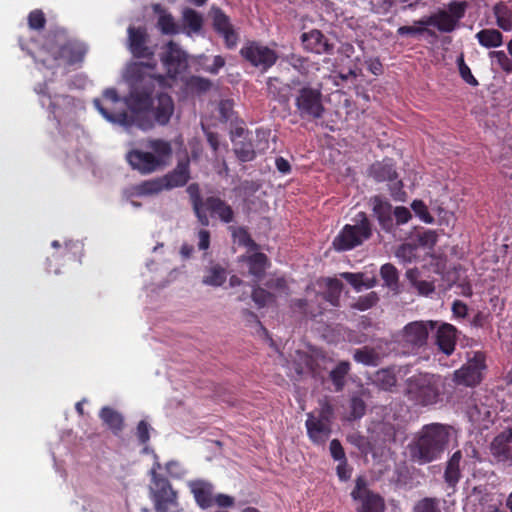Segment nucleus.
Returning <instances> with one entry per match:
<instances>
[{"label":"nucleus","instance_id":"nucleus-5","mask_svg":"<svg viewBox=\"0 0 512 512\" xmlns=\"http://www.w3.org/2000/svg\"><path fill=\"white\" fill-rule=\"evenodd\" d=\"M443 387L439 376L433 374H418L408 379L407 392L411 399L422 405L435 404Z\"/></svg>","mask_w":512,"mask_h":512},{"label":"nucleus","instance_id":"nucleus-3","mask_svg":"<svg viewBox=\"0 0 512 512\" xmlns=\"http://www.w3.org/2000/svg\"><path fill=\"white\" fill-rule=\"evenodd\" d=\"M146 151L133 149L126 155L130 166L141 174H150L164 167L172 155L170 142L163 139H150Z\"/></svg>","mask_w":512,"mask_h":512},{"label":"nucleus","instance_id":"nucleus-46","mask_svg":"<svg viewBox=\"0 0 512 512\" xmlns=\"http://www.w3.org/2000/svg\"><path fill=\"white\" fill-rule=\"evenodd\" d=\"M355 361L365 365H376L378 356L373 350L358 349L354 353Z\"/></svg>","mask_w":512,"mask_h":512},{"label":"nucleus","instance_id":"nucleus-17","mask_svg":"<svg viewBox=\"0 0 512 512\" xmlns=\"http://www.w3.org/2000/svg\"><path fill=\"white\" fill-rule=\"evenodd\" d=\"M374 216L382 229L390 231L393 228V208L390 202L381 196H373L369 200Z\"/></svg>","mask_w":512,"mask_h":512},{"label":"nucleus","instance_id":"nucleus-25","mask_svg":"<svg viewBox=\"0 0 512 512\" xmlns=\"http://www.w3.org/2000/svg\"><path fill=\"white\" fill-rule=\"evenodd\" d=\"M493 15L496 25L503 31H512V5L506 2H499L493 7Z\"/></svg>","mask_w":512,"mask_h":512},{"label":"nucleus","instance_id":"nucleus-8","mask_svg":"<svg viewBox=\"0 0 512 512\" xmlns=\"http://www.w3.org/2000/svg\"><path fill=\"white\" fill-rule=\"evenodd\" d=\"M371 236L370 222L364 212L356 215V224L345 225L333 240V247L337 251H347L362 244Z\"/></svg>","mask_w":512,"mask_h":512},{"label":"nucleus","instance_id":"nucleus-20","mask_svg":"<svg viewBox=\"0 0 512 512\" xmlns=\"http://www.w3.org/2000/svg\"><path fill=\"white\" fill-rule=\"evenodd\" d=\"M214 27L225 40L228 48H233L238 42V34L233 29L228 17L219 9L213 12Z\"/></svg>","mask_w":512,"mask_h":512},{"label":"nucleus","instance_id":"nucleus-15","mask_svg":"<svg viewBox=\"0 0 512 512\" xmlns=\"http://www.w3.org/2000/svg\"><path fill=\"white\" fill-rule=\"evenodd\" d=\"M351 496L354 500H360L362 502L359 512H382L384 509L382 498L371 493L366 488V482L362 477L357 478L356 486Z\"/></svg>","mask_w":512,"mask_h":512},{"label":"nucleus","instance_id":"nucleus-59","mask_svg":"<svg viewBox=\"0 0 512 512\" xmlns=\"http://www.w3.org/2000/svg\"><path fill=\"white\" fill-rule=\"evenodd\" d=\"M459 71L461 77L464 79L465 82L473 86H476L478 84L477 80L472 75L470 68L464 63L462 59L460 60L459 63Z\"/></svg>","mask_w":512,"mask_h":512},{"label":"nucleus","instance_id":"nucleus-18","mask_svg":"<svg viewBox=\"0 0 512 512\" xmlns=\"http://www.w3.org/2000/svg\"><path fill=\"white\" fill-rule=\"evenodd\" d=\"M306 428L309 438L316 444L324 443L330 436V421L317 418L313 413L307 415Z\"/></svg>","mask_w":512,"mask_h":512},{"label":"nucleus","instance_id":"nucleus-6","mask_svg":"<svg viewBox=\"0 0 512 512\" xmlns=\"http://www.w3.org/2000/svg\"><path fill=\"white\" fill-rule=\"evenodd\" d=\"M87 52L85 44L78 41H69L67 44L58 46L49 43L43 48L38 56L43 67L53 69L54 63L58 61L56 54L59 53L60 61L72 65L81 62Z\"/></svg>","mask_w":512,"mask_h":512},{"label":"nucleus","instance_id":"nucleus-23","mask_svg":"<svg viewBox=\"0 0 512 512\" xmlns=\"http://www.w3.org/2000/svg\"><path fill=\"white\" fill-rule=\"evenodd\" d=\"M189 487L191 492L194 495V498L197 504L203 508L207 509L213 504V486L209 482L197 480L189 483Z\"/></svg>","mask_w":512,"mask_h":512},{"label":"nucleus","instance_id":"nucleus-63","mask_svg":"<svg viewBox=\"0 0 512 512\" xmlns=\"http://www.w3.org/2000/svg\"><path fill=\"white\" fill-rule=\"evenodd\" d=\"M234 498L232 496H229L227 494H217L213 498V503H215L217 506L221 508H228L234 505Z\"/></svg>","mask_w":512,"mask_h":512},{"label":"nucleus","instance_id":"nucleus-54","mask_svg":"<svg viewBox=\"0 0 512 512\" xmlns=\"http://www.w3.org/2000/svg\"><path fill=\"white\" fill-rule=\"evenodd\" d=\"M396 178L397 176L395 175L392 181H388L391 196L396 201H404L406 193L402 189V182L400 180H397Z\"/></svg>","mask_w":512,"mask_h":512},{"label":"nucleus","instance_id":"nucleus-9","mask_svg":"<svg viewBox=\"0 0 512 512\" xmlns=\"http://www.w3.org/2000/svg\"><path fill=\"white\" fill-rule=\"evenodd\" d=\"M188 191L191 194L192 205L195 214L203 226L209 225V218L206 214V210H209L211 213L217 215L221 221L225 223L232 222L234 215L233 210L220 198L209 197L205 202H203L198 194L197 188L194 185L189 186Z\"/></svg>","mask_w":512,"mask_h":512},{"label":"nucleus","instance_id":"nucleus-33","mask_svg":"<svg viewBox=\"0 0 512 512\" xmlns=\"http://www.w3.org/2000/svg\"><path fill=\"white\" fill-rule=\"evenodd\" d=\"M182 19L185 28L188 29V35L200 32L203 25V18L198 12L187 8L183 11Z\"/></svg>","mask_w":512,"mask_h":512},{"label":"nucleus","instance_id":"nucleus-30","mask_svg":"<svg viewBox=\"0 0 512 512\" xmlns=\"http://www.w3.org/2000/svg\"><path fill=\"white\" fill-rule=\"evenodd\" d=\"M165 189L162 178L144 181L139 185L132 187L131 196H149L154 195Z\"/></svg>","mask_w":512,"mask_h":512},{"label":"nucleus","instance_id":"nucleus-31","mask_svg":"<svg viewBox=\"0 0 512 512\" xmlns=\"http://www.w3.org/2000/svg\"><path fill=\"white\" fill-rule=\"evenodd\" d=\"M345 280H347L356 291H361L362 289H369L375 286L376 280L372 277H366L364 274L360 273H350L345 272L341 274Z\"/></svg>","mask_w":512,"mask_h":512},{"label":"nucleus","instance_id":"nucleus-61","mask_svg":"<svg viewBox=\"0 0 512 512\" xmlns=\"http://www.w3.org/2000/svg\"><path fill=\"white\" fill-rule=\"evenodd\" d=\"M150 425L145 421L142 420L139 422L137 426V437L141 443H146L150 438Z\"/></svg>","mask_w":512,"mask_h":512},{"label":"nucleus","instance_id":"nucleus-27","mask_svg":"<svg viewBox=\"0 0 512 512\" xmlns=\"http://www.w3.org/2000/svg\"><path fill=\"white\" fill-rule=\"evenodd\" d=\"M479 44L485 48H497L503 43L502 33L494 28L482 29L475 35Z\"/></svg>","mask_w":512,"mask_h":512},{"label":"nucleus","instance_id":"nucleus-52","mask_svg":"<svg viewBox=\"0 0 512 512\" xmlns=\"http://www.w3.org/2000/svg\"><path fill=\"white\" fill-rule=\"evenodd\" d=\"M235 153L241 161H251L255 156V152L251 147V144H235Z\"/></svg>","mask_w":512,"mask_h":512},{"label":"nucleus","instance_id":"nucleus-44","mask_svg":"<svg viewBox=\"0 0 512 512\" xmlns=\"http://www.w3.org/2000/svg\"><path fill=\"white\" fill-rule=\"evenodd\" d=\"M489 57L492 60H495L503 71L506 73H512V59L509 58L504 51H491L489 53Z\"/></svg>","mask_w":512,"mask_h":512},{"label":"nucleus","instance_id":"nucleus-60","mask_svg":"<svg viewBox=\"0 0 512 512\" xmlns=\"http://www.w3.org/2000/svg\"><path fill=\"white\" fill-rule=\"evenodd\" d=\"M426 26H422L418 24V21L415 22L413 26H401L398 28L397 32L399 35H417L424 32Z\"/></svg>","mask_w":512,"mask_h":512},{"label":"nucleus","instance_id":"nucleus-57","mask_svg":"<svg viewBox=\"0 0 512 512\" xmlns=\"http://www.w3.org/2000/svg\"><path fill=\"white\" fill-rule=\"evenodd\" d=\"M397 225L406 224L412 217L410 210L404 206H397L393 210Z\"/></svg>","mask_w":512,"mask_h":512},{"label":"nucleus","instance_id":"nucleus-1","mask_svg":"<svg viewBox=\"0 0 512 512\" xmlns=\"http://www.w3.org/2000/svg\"><path fill=\"white\" fill-rule=\"evenodd\" d=\"M155 65L134 62L128 65L125 78L130 82L133 91L122 101L115 89H106L102 100L94 99L93 103L99 113L110 123L124 127L126 130L137 127L143 131L154 128L155 124H168L174 113L172 98L165 93L155 97L146 91H139L141 83L151 80L163 82L162 76L154 73Z\"/></svg>","mask_w":512,"mask_h":512},{"label":"nucleus","instance_id":"nucleus-47","mask_svg":"<svg viewBox=\"0 0 512 512\" xmlns=\"http://www.w3.org/2000/svg\"><path fill=\"white\" fill-rule=\"evenodd\" d=\"M158 26L164 34H175L178 32V27L170 14H161L159 16Z\"/></svg>","mask_w":512,"mask_h":512},{"label":"nucleus","instance_id":"nucleus-34","mask_svg":"<svg viewBox=\"0 0 512 512\" xmlns=\"http://www.w3.org/2000/svg\"><path fill=\"white\" fill-rule=\"evenodd\" d=\"M37 94L40 95V102L43 107H49L51 108L52 112L54 113L55 117L56 115V106L59 104V101L70 103V101L67 99V97H60V96H54L52 98L51 94L48 91L47 84L39 85L36 87Z\"/></svg>","mask_w":512,"mask_h":512},{"label":"nucleus","instance_id":"nucleus-19","mask_svg":"<svg viewBox=\"0 0 512 512\" xmlns=\"http://www.w3.org/2000/svg\"><path fill=\"white\" fill-rule=\"evenodd\" d=\"M147 34L142 28H128L129 50L137 58L152 56L154 52L146 46Z\"/></svg>","mask_w":512,"mask_h":512},{"label":"nucleus","instance_id":"nucleus-26","mask_svg":"<svg viewBox=\"0 0 512 512\" xmlns=\"http://www.w3.org/2000/svg\"><path fill=\"white\" fill-rule=\"evenodd\" d=\"M467 414L472 422L487 428L488 425L493 422L496 411L482 403L470 407Z\"/></svg>","mask_w":512,"mask_h":512},{"label":"nucleus","instance_id":"nucleus-53","mask_svg":"<svg viewBox=\"0 0 512 512\" xmlns=\"http://www.w3.org/2000/svg\"><path fill=\"white\" fill-rule=\"evenodd\" d=\"M165 469L168 475L172 478L179 479L186 475V469L184 468V466L180 462L175 460L169 461L166 464Z\"/></svg>","mask_w":512,"mask_h":512},{"label":"nucleus","instance_id":"nucleus-11","mask_svg":"<svg viewBox=\"0 0 512 512\" xmlns=\"http://www.w3.org/2000/svg\"><path fill=\"white\" fill-rule=\"evenodd\" d=\"M485 355L482 352H474L468 358L467 363L454 372V382L458 385L475 386L479 384L486 370Z\"/></svg>","mask_w":512,"mask_h":512},{"label":"nucleus","instance_id":"nucleus-38","mask_svg":"<svg viewBox=\"0 0 512 512\" xmlns=\"http://www.w3.org/2000/svg\"><path fill=\"white\" fill-rule=\"evenodd\" d=\"M227 278V273L224 268L220 266L211 267L207 275L203 278V283L209 286H221Z\"/></svg>","mask_w":512,"mask_h":512},{"label":"nucleus","instance_id":"nucleus-4","mask_svg":"<svg viewBox=\"0 0 512 512\" xmlns=\"http://www.w3.org/2000/svg\"><path fill=\"white\" fill-rule=\"evenodd\" d=\"M154 464L150 470L152 500L157 512H178L176 492L172 489L169 481L160 475L162 469L158 456L154 455Z\"/></svg>","mask_w":512,"mask_h":512},{"label":"nucleus","instance_id":"nucleus-2","mask_svg":"<svg viewBox=\"0 0 512 512\" xmlns=\"http://www.w3.org/2000/svg\"><path fill=\"white\" fill-rule=\"evenodd\" d=\"M450 436V426L440 423L424 425L407 445L410 459L420 465L437 460L446 450Z\"/></svg>","mask_w":512,"mask_h":512},{"label":"nucleus","instance_id":"nucleus-43","mask_svg":"<svg viewBox=\"0 0 512 512\" xmlns=\"http://www.w3.org/2000/svg\"><path fill=\"white\" fill-rule=\"evenodd\" d=\"M374 382L383 390H388L396 384L395 376L388 370L378 371Z\"/></svg>","mask_w":512,"mask_h":512},{"label":"nucleus","instance_id":"nucleus-13","mask_svg":"<svg viewBox=\"0 0 512 512\" xmlns=\"http://www.w3.org/2000/svg\"><path fill=\"white\" fill-rule=\"evenodd\" d=\"M163 65L170 77L175 78L188 67V55L173 41L165 46V52L161 56Z\"/></svg>","mask_w":512,"mask_h":512},{"label":"nucleus","instance_id":"nucleus-32","mask_svg":"<svg viewBox=\"0 0 512 512\" xmlns=\"http://www.w3.org/2000/svg\"><path fill=\"white\" fill-rule=\"evenodd\" d=\"M461 458V452L456 451L447 463V467L445 470V480L450 485H455L459 481Z\"/></svg>","mask_w":512,"mask_h":512},{"label":"nucleus","instance_id":"nucleus-40","mask_svg":"<svg viewBox=\"0 0 512 512\" xmlns=\"http://www.w3.org/2000/svg\"><path fill=\"white\" fill-rule=\"evenodd\" d=\"M418 246L412 243L402 244L396 251V257L402 262H412L417 257Z\"/></svg>","mask_w":512,"mask_h":512},{"label":"nucleus","instance_id":"nucleus-10","mask_svg":"<svg viewBox=\"0 0 512 512\" xmlns=\"http://www.w3.org/2000/svg\"><path fill=\"white\" fill-rule=\"evenodd\" d=\"M295 106L301 118H320L324 112L321 90L310 86L300 88L295 96Z\"/></svg>","mask_w":512,"mask_h":512},{"label":"nucleus","instance_id":"nucleus-36","mask_svg":"<svg viewBox=\"0 0 512 512\" xmlns=\"http://www.w3.org/2000/svg\"><path fill=\"white\" fill-rule=\"evenodd\" d=\"M249 273L260 278L266 269L267 257L262 253H255L247 258Z\"/></svg>","mask_w":512,"mask_h":512},{"label":"nucleus","instance_id":"nucleus-28","mask_svg":"<svg viewBox=\"0 0 512 512\" xmlns=\"http://www.w3.org/2000/svg\"><path fill=\"white\" fill-rule=\"evenodd\" d=\"M268 93L281 103H287L291 96V87L282 83L280 79L271 77L267 81Z\"/></svg>","mask_w":512,"mask_h":512},{"label":"nucleus","instance_id":"nucleus-42","mask_svg":"<svg viewBox=\"0 0 512 512\" xmlns=\"http://www.w3.org/2000/svg\"><path fill=\"white\" fill-rule=\"evenodd\" d=\"M441 501L436 498H424L414 507V512H441Z\"/></svg>","mask_w":512,"mask_h":512},{"label":"nucleus","instance_id":"nucleus-64","mask_svg":"<svg viewBox=\"0 0 512 512\" xmlns=\"http://www.w3.org/2000/svg\"><path fill=\"white\" fill-rule=\"evenodd\" d=\"M189 85L191 88L198 91H207L210 88L211 83L210 81L200 77H192L190 79Z\"/></svg>","mask_w":512,"mask_h":512},{"label":"nucleus","instance_id":"nucleus-55","mask_svg":"<svg viewBox=\"0 0 512 512\" xmlns=\"http://www.w3.org/2000/svg\"><path fill=\"white\" fill-rule=\"evenodd\" d=\"M326 285L330 291L329 301L336 305V299L341 292L342 283L338 279L327 278Z\"/></svg>","mask_w":512,"mask_h":512},{"label":"nucleus","instance_id":"nucleus-37","mask_svg":"<svg viewBox=\"0 0 512 512\" xmlns=\"http://www.w3.org/2000/svg\"><path fill=\"white\" fill-rule=\"evenodd\" d=\"M349 370V362L342 361L330 372V378L337 391H340L343 388L345 383V377L348 374Z\"/></svg>","mask_w":512,"mask_h":512},{"label":"nucleus","instance_id":"nucleus-21","mask_svg":"<svg viewBox=\"0 0 512 512\" xmlns=\"http://www.w3.org/2000/svg\"><path fill=\"white\" fill-rule=\"evenodd\" d=\"M303 46L306 50L322 54L330 50V45L325 36L319 30H311L301 36Z\"/></svg>","mask_w":512,"mask_h":512},{"label":"nucleus","instance_id":"nucleus-58","mask_svg":"<svg viewBox=\"0 0 512 512\" xmlns=\"http://www.w3.org/2000/svg\"><path fill=\"white\" fill-rule=\"evenodd\" d=\"M351 407V418L357 419L364 415L365 413V403L362 399L358 397H353L350 402Z\"/></svg>","mask_w":512,"mask_h":512},{"label":"nucleus","instance_id":"nucleus-22","mask_svg":"<svg viewBox=\"0 0 512 512\" xmlns=\"http://www.w3.org/2000/svg\"><path fill=\"white\" fill-rule=\"evenodd\" d=\"M436 338L439 348L446 355L453 353L457 338V330L453 325L448 323L441 324L437 330Z\"/></svg>","mask_w":512,"mask_h":512},{"label":"nucleus","instance_id":"nucleus-35","mask_svg":"<svg viewBox=\"0 0 512 512\" xmlns=\"http://www.w3.org/2000/svg\"><path fill=\"white\" fill-rule=\"evenodd\" d=\"M371 174L377 181H392L396 172L391 162L384 161L372 165Z\"/></svg>","mask_w":512,"mask_h":512},{"label":"nucleus","instance_id":"nucleus-7","mask_svg":"<svg viewBox=\"0 0 512 512\" xmlns=\"http://www.w3.org/2000/svg\"><path fill=\"white\" fill-rule=\"evenodd\" d=\"M467 8L468 3L466 1H452L446 8L439 9L434 14L418 20V24L433 26L440 32L450 33L457 28Z\"/></svg>","mask_w":512,"mask_h":512},{"label":"nucleus","instance_id":"nucleus-62","mask_svg":"<svg viewBox=\"0 0 512 512\" xmlns=\"http://www.w3.org/2000/svg\"><path fill=\"white\" fill-rule=\"evenodd\" d=\"M452 312L454 317L464 319L467 316L468 307L464 302L456 300L452 304Z\"/></svg>","mask_w":512,"mask_h":512},{"label":"nucleus","instance_id":"nucleus-56","mask_svg":"<svg viewBox=\"0 0 512 512\" xmlns=\"http://www.w3.org/2000/svg\"><path fill=\"white\" fill-rule=\"evenodd\" d=\"M28 24L31 29H41L45 24V17L41 10H34L28 16Z\"/></svg>","mask_w":512,"mask_h":512},{"label":"nucleus","instance_id":"nucleus-29","mask_svg":"<svg viewBox=\"0 0 512 512\" xmlns=\"http://www.w3.org/2000/svg\"><path fill=\"white\" fill-rule=\"evenodd\" d=\"M99 416L104 424L112 430L114 434L120 433L123 429L124 419L119 412L109 407H103Z\"/></svg>","mask_w":512,"mask_h":512},{"label":"nucleus","instance_id":"nucleus-12","mask_svg":"<svg viewBox=\"0 0 512 512\" xmlns=\"http://www.w3.org/2000/svg\"><path fill=\"white\" fill-rule=\"evenodd\" d=\"M241 55L249 61L251 65L262 71H267L278 59L275 50L257 42H251L245 45L241 49Z\"/></svg>","mask_w":512,"mask_h":512},{"label":"nucleus","instance_id":"nucleus-14","mask_svg":"<svg viewBox=\"0 0 512 512\" xmlns=\"http://www.w3.org/2000/svg\"><path fill=\"white\" fill-rule=\"evenodd\" d=\"M436 325L437 322L431 320L411 322L403 328L401 340L412 348L421 347L426 344L429 332L434 330Z\"/></svg>","mask_w":512,"mask_h":512},{"label":"nucleus","instance_id":"nucleus-48","mask_svg":"<svg viewBox=\"0 0 512 512\" xmlns=\"http://www.w3.org/2000/svg\"><path fill=\"white\" fill-rule=\"evenodd\" d=\"M198 63L203 66V70L211 73V74H217L219 70L225 65V60L217 55L213 59V63L211 65H204L202 61L207 60V57L204 55H200L197 57Z\"/></svg>","mask_w":512,"mask_h":512},{"label":"nucleus","instance_id":"nucleus-39","mask_svg":"<svg viewBox=\"0 0 512 512\" xmlns=\"http://www.w3.org/2000/svg\"><path fill=\"white\" fill-rule=\"evenodd\" d=\"M381 432L383 433L384 442H397L404 439V430L401 427L384 423L381 426Z\"/></svg>","mask_w":512,"mask_h":512},{"label":"nucleus","instance_id":"nucleus-45","mask_svg":"<svg viewBox=\"0 0 512 512\" xmlns=\"http://www.w3.org/2000/svg\"><path fill=\"white\" fill-rule=\"evenodd\" d=\"M411 208L415 215L424 223L431 224L434 219L430 215L427 206L421 200H414L411 204Z\"/></svg>","mask_w":512,"mask_h":512},{"label":"nucleus","instance_id":"nucleus-24","mask_svg":"<svg viewBox=\"0 0 512 512\" xmlns=\"http://www.w3.org/2000/svg\"><path fill=\"white\" fill-rule=\"evenodd\" d=\"M189 180V163L188 161L180 162L177 167L166 176L162 177L165 189H172L183 186Z\"/></svg>","mask_w":512,"mask_h":512},{"label":"nucleus","instance_id":"nucleus-50","mask_svg":"<svg viewBox=\"0 0 512 512\" xmlns=\"http://www.w3.org/2000/svg\"><path fill=\"white\" fill-rule=\"evenodd\" d=\"M417 246L431 249L437 242V234L433 230H427L417 237Z\"/></svg>","mask_w":512,"mask_h":512},{"label":"nucleus","instance_id":"nucleus-49","mask_svg":"<svg viewBox=\"0 0 512 512\" xmlns=\"http://www.w3.org/2000/svg\"><path fill=\"white\" fill-rule=\"evenodd\" d=\"M252 299L261 308L273 301V295L262 288H255L252 293Z\"/></svg>","mask_w":512,"mask_h":512},{"label":"nucleus","instance_id":"nucleus-16","mask_svg":"<svg viewBox=\"0 0 512 512\" xmlns=\"http://www.w3.org/2000/svg\"><path fill=\"white\" fill-rule=\"evenodd\" d=\"M512 428L497 435L490 446L491 454L498 462L512 464Z\"/></svg>","mask_w":512,"mask_h":512},{"label":"nucleus","instance_id":"nucleus-51","mask_svg":"<svg viewBox=\"0 0 512 512\" xmlns=\"http://www.w3.org/2000/svg\"><path fill=\"white\" fill-rule=\"evenodd\" d=\"M377 300H378V297H377L376 293L371 292L363 297H360L353 304V307L358 310L365 311V310L371 308L373 305H375Z\"/></svg>","mask_w":512,"mask_h":512},{"label":"nucleus","instance_id":"nucleus-41","mask_svg":"<svg viewBox=\"0 0 512 512\" xmlns=\"http://www.w3.org/2000/svg\"><path fill=\"white\" fill-rule=\"evenodd\" d=\"M380 274L388 287L392 289L396 288L398 283V272L392 264H384L381 267Z\"/></svg>","mask_w":512,"mask_h":512}]
</instances>
